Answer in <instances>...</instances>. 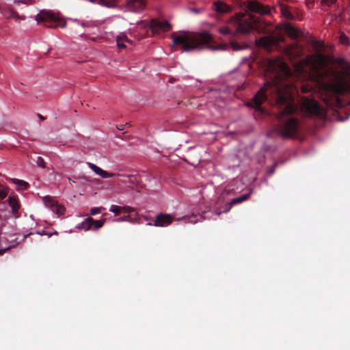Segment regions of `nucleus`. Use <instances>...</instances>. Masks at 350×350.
I'll list each match as a JSON object with an SVG mask.
<instances>
[{
	"label": "nucleus",
	"instance_id": "nucleus-33",
	"mask_svg": "<svg viewBox=\"0 0 350 350\" xmlns=\"http://www.w3.org/2000/svg\"><path fill=\"white\" fill-rule=\"evenodd\" d=\"M283 14L285 15L287 19L292 20L294 18L293 15L288 11H285L283 12Z\"/></svg>",
	"mask_w": 350,
	"mask_h": 350
},
{
	"label": "nucleus",
	"instance_id": "nucleus-37",
	"mask_svg": "<svg viewBox=\"0 0 350 350\" xmlns=\"http://www.w3.org/2000/svg\"><path fill=\"white\" fill-rule=\"evenodd\" d=\"M128 219H129V216H124V217L118 219L117 221H127Z\"/></svg>",
	"mask_w": 350,
	"mask_h": 350
},
{
	"label": "nucleus",
	"instance_id": "nucleus-29",
	"mask_svg": "<svg viewBox=\"0 0 350 350\" xmlns=\"http://www.w3.org/2000/svg\"><path fill=\"white\" fill-rule=\"evenodd\" d=\"M80 25L82 27H94L96 25L94 22H90V21H81V22H80Z\"/></svg>",
	"mask_w": 350,
	"mask_h": 350
},
{
	"label": "nucleus",
	"instance_id": "nucleus-19",
	"mask_svg": "<svg viewBox=\"0 0 350 350\" xmlns=\"http://www.w3.org/2000/svg\"><path fill=\"white\" fill-rule=\"evenodd\" d=\"M8 200L9 205L12 207V212L14 213H17L20 208L17 198L13 196H10Z\"/></svg>",
	"mask_w": 350,
	"mask_h": 350
},
{
	"label": "nucleus",
	"instance_id": "nucleus-27",
	"mask_svg": "<svg viewBox=\"0 0 350 350\" xmlns=\"http://www.w3.org/2000/svg\"><path fill=\"white\" fill-rule=\"evenodd\" d=\"M116 42L119 43L120 42H129V40L124 33H121L117 36Z\"/></svg>",
	"mask_w": 350,
	"mask_h": 350
},
{
	"label": "nucleus",
	"instance_id": "nucleus-35",
	"mask_svg": "<svg viewBox=\"0 0 350 350\" xmlns=\"http://www.w3.org/2000/svg\"><path fill=\"white\" fill-rule=\"evenodd\" d=\"M8 195V193L4 190H0V200H3Z\"/></svg>",
	"mask_w": 350,
	"mask_h": 350
},
{
	"label": "nucleus",
	"instance_id": "nucleus-20",
	"mask_svg": "<svg viewBox=\"0 0 350 350\" xmlns=\"http://www.w3.org/2000/svg\"><path fill=\"white\" fill-rule=\"evenodd\" d=\"M10 180L18 185L17 189L21 190H26L29 188V185L28 183L18 180L16 178H10Z\"/></svg>",
	"mask_w": 350,
	"mask_h": 350
},
{
	"label": "nucleus",
	"instance_id": "nucleus-18",
	"mask_svg": "<svg viewBox=\"0 0 350 350\" xmlns=\"http://www.w3.org/2000/svg\"><path fill=\"white\" fill-rule=\"evenodd\" d=\"M0 12L6 18H21L16 12L13 11L11 8L1 4L0 5Z\"/></svg>",
	"mask_w": 350,
	"mask_h": 350
},
{
	"label": "nucleus",
	"instance_id": "nucleus-12",
	"mask_svg": "<svg viewBox=\"0 0 350 350\" xmlns=\"http://www.w3.org/2000/svg\"><path fill=\"white\" fill-rule=\"evenodd\" d=\"M146 5L144 0H129L126 7L130 12H138L144 9Z\"/></svg>",
	"mask_w": 350,
	"mask_h": 350
},
{
	"label": "nucleus",
	"instance_id": "nucleus-9",
	"mask_svg": "<svg viewBox=\"0 0 350 350\" xmlns=\"http://www.w3.org/2000/svg\"><path fill=\"white\" fill-rule=\"evenodd\" d=\"M44 204L51 208V210L57 214L58 216H61L64 214L66 211L65 208L59 204L56 200L50 196H45L43 198Z\"/></svg>",
	"mask_w": 350,
	"mask_h": 350
},
{
	"label": "nucleus",
	"instance_id": "nucleus-32",
	"mask_svg": "<svg viewBox=\"0 0 350 350\" xmlns=\"http://www.w3.org/2000/svg\"><path fill=\"white\" fill-rule=\"evenodd\" d=\"M231 47L233 51H239L242 49V47L239 44L234 42L231 44Z\"/></svg>",
	"mask_w": 350,
	"mask_h": 350
},
{
	"label": "nucleus",
	"instance_id": "nucleus-5",
	"mask_svg": "<svg viewBox=\"0 0 350 350\" xmlns=\"http://www.w3.org/2000/svg\"><path fill=\"white\" fill-rule=\"evenodd\" d=\"M36 20L38 24H43L47 28H64L66 26V21L57 17L51 10H41L36 15Z\"/></svg>",
	"mask_w": 350,
	"mask_h": 350
},
{
	"label": "nucleus",
	"instance_id": "nucleus-34",
	"mask_svg": "<svg viewBox=\"0 0 350 350\" xmlns=\"http://www.w3.org/2000/svg\"><path fill=\"white\" fill-rule=\"evenodd\" d=\"M127 178H129V183L134 184L135 182H137V178L135 176L131 175V176H127Z\"/></svg>",
	"mask_w": 350,
	"mask_h": 350
},
{
	"label": "nucleus",
	"instance_id": "nucleus-16",
	"mask_svg": "<svg viewBox=\"0 0 350 350\" xmlns=\"http://www.w3.org/2000/svg\"><path fill=\"white\" fill-rule=\"evenodd\" d=\"M133 211L134 209L133 208L127 206H120L113 204L109 208V211L113 213L116 216L120 215L121 213H130Z\"/></svg>",
	"mask_w": 350,
	"mask_h": 350
},
{
	"label": "nucleus",
	"instance_id": "nucleus-2",
	"mask_svg": "<svg viewBox=\"0 0 350 350\" xmlns=\"http://www.w3.org/2000/svg\"><path fill=\"white\" fill-rule=\"evenodd\" d=\"M311 58L317 74L321 78L315 79L321 99L327 107L340 106L339 95L350 90V62L342 57L334 58L333 62L340 68V71H338L332 68L324 69L327 58L321 53H315Z\"/></svg>",
	"mask_w": 350,
	"mask_h": 350
},
{
	"label": "nucleus",
	"instance_id": "nucleus-41",
	"mask_svg": "<svg viewBox=\"0 0 350 350\" xmlns=\"http://www.w3.org/2000/svg\"><path fill=\"white\" fill-rule=\"evenodd\" d=\"M57 234V233L56 231H55L54 232H51V233L46 234L49 235V237H51L53 234Z\"/></svg>",
	"mask_w": 350,
	"mask_h": 350
},
{
	"label": "nucleus",
	"instance_id": "nucleus-21",
	"mask_svg": "<svg viewBox=\"0 0 350 350\" xmlns=\"http://www.w3.org/2000/svg\"><path fill=\"white\" fill-rule=\"evenodd\" d=\"M251 193H252V189L250 190V191L249 193L243 194L238 198H235L232 199L231 200L232 204H234V205L241 204V203L246 201L250 198Z\"/></svg>",
	"mask_w": 350,
	"mask_h": 350
},
{
	"label": "nucleus",
	"instance_id": "nucleus-44",
	"mask_svg": "<svg viewBox=\"0 0 350 350\" xmlns=\"http://www.w3.org/2000/svg\"><path fill=\"white\" fill-rule=\"evenodd\" d=\"M125 125L126 126H130L131 124L129 123H126Z\"/></svg>",
	"mask_w": 350,
	"mask_h": 350
},
{
	"label": "nucleus",
	"instance_id": "nucleus-45",
	"mask_svg": "<svg viewBox=\"0 0 350 350\" xmlns=\"http://www.w3.org/2000/svg\"><path fill=\"white\" fill-rule=\"evenodd\" d=\"M349 3H350V0H349Z\"/></svg>",
	"mask_w": 350,
	"mask_h": 350
},
{
	"label": "nucleus",
	"instance_id": "nucleus-6",
	"mask_svg": "<svg viewBox=\"0 0 350 350\" xmlns=\"http://www.w3.org/2000/svg\"><path fill=\"white\" fill-rule=\"evenodd\" d=\"M283 41V38L281 36H264L260 38L257 44L258 45L264 47L266 50L271 51L272 48L277 47L278 44Z\"/></svg>",
	"mask_w": 350,
	"mask_h": 350
},
{
	"label": "nucleus",
	"instance_id": "nucleus-30",
	"mask_svg": "<svg viewBox=\"0 0 350 350\" xmlns=\"http://www.w3.org/2000/svg\"><path fill=\"white\" fill-rule=\"evenodd\" d=\"M337 0H321L322 4L331 6L336 3Z\"/></svg>",
	"mask_w": 350,
	"mask_h": 350
},
{
	"label": "nucleus",
	"instance_id": "nucleus-22",
	"mask_svg": "<svg viewBox=\"0 0 350 350\" xmlns=\"http://www.w3.org/2000/svg\"><path fill=\"white\" fill-rule=\"evenodd\" d=\"M118 0H100V5L108 8H115L117 7Z\"/></svg>",
	"mask_w": 350,
	"mask_h": 350
},
{
	"label": "nucleus",
	"instance_id": "nucleus-11",
	"mask_svg": "<svg viewBox=\"0 0 350 350\" xmlns=\"http://www.w3.org/2000/svg\"><path fill=\"white\" fill-rule=\"evenodd\" d=\"M174 219V217L170 214L160 213L155 217L154 226L157 227H166L171 224Z\"/></svg>",
	"mask_w": 350,
	"mask_h": 350
},
{
	"label": "nucleus",
	"instance_id": "nucleus-8",
	"mask_svg": "<svg viewBox=\"0 0 350 350\" xmlns=\"http://www.w3.org/2000/svg\"><path fill=\"white\" fill-rule=\"evenodd\" d=\"M150 26L154 33H159L161 31H168L172 28L171 24L167 21H159L157 19H152Z\"/></svg>",
	"mask_w": 350,
	"mask_h": 350
},
{
	"label": "nucleus",
	"instance_id": "nucleus-38",
	"mask_svg": "<svg viewBox=\"0 0 350 350\" xmlns=\"http://www.w3.org/2000/svg\"><path fill=\"white\" fill-rule=\"evenodd\" d=\"M126 127V125H124V124H120V125H117L116 126V128L120 130V131H122L124 129V128Z\"/></svg>",
	"mask_w": 350,
	"mask_h": 350
},
{
	"label": "nucleus",
	"instance_id": "nucleus-42",
	"mask_svg": "<svg viewBox=\"0 0 350 350\" xmlns=\"http://www.w3.org/2000/svg\"><path fill=\"white\" fill-rule=\"evenodd\" d=\"M38 117H39V118H40V119H41V120H45V119H46L44 117H43V116H42V115H40V114H38Z\"/></svg>",
	"mask_w": 350,
	"mask_h": 350
},
{
	"label": "nucleus",
	"instance_id": "nucleus-14",
	"mask_svg": "<svg viewBox=\"0 0 350 350\" xmlns=\"http://www.w3.org/2000/svg\"><path fill=\"white\" fill-rule=\"evenodd\" d=\"M284 29L288 36L293 40L298 39L301 35V31L293 27L290 23H286Z\"/></svg>",
	"mask_w": 350,
	"mask_h": 350
},
{
	"label": "nucleus",
	"instance_id": "nucleus-17",
	"mask_svg": "<svg viewBox=\"0 0 350 350\" xmlns=\"http://www.w3.org/2000/svg\"><path fill=\"white\" fill-rule=\"evenodd\" d=\"M89 167L98 175L102 178H107L115 176L116 174L113 173H109L107 171L102 170L94 163H88Z\"/></svg>",
	"mask_w": 350,
	"mask_h": 350
},
{
	"label": "nucleus",
	"instance_id": "nucleus-15",
	"mask_svg": "<svg viewBox=\"0 0 350 350\" xmlns=\"http://www.w3.org/2000/svg\"><path fill=\"white\" fill-rule=\"evenodd\" d=\"M243 15L239 17L238 20V25H237V31L243 33H250L253 29V25L250 22H245L242 21Z\"/></svg>",
	"mask_w": 350,
	"mask_h": 350
},
{
	"label": "nucleus",
	"instance_id": "nucleus-23",
	"mask_svg": "<svg viewBox=\"0 0 350 350\" xmlns=\"http://www.w3.org/2000/svg\"><path fill=\"white\" fill-rule=\"evenodd\" d=\"M339 42L340 44L349 46L350 44L349 38L344 33H342L339 37Z\"/></svg>",
	"mask_w": 350,
	"mask_h": 350
},
{
	"label": "nucleus",
	"instance_id": "nucleus-40",
	"mask_svg": "<svg viewBox=\"0 0 350 350\" xmlns=\"http://www.w3.org/2000/svg\"><path fill=\"white\" fill-rule=\"evenodd\" d=\"M275 166H273L272 168L270 170L269 173L273 174L274 172Z\"/></svg>",
	"mask_w": 350,
	"mask_h": 350
},
{
	"label": "nucleus",
	"instance_id": "nucleus-4",
	"mask_svg": "<svg viewBox=\"0 0 350 350\" xmlns=\"http://www.w3.org/2000/svg\"><path fill=\"white\" fill-rule=\"evenodd\" d=\"M300 107L304 114L310 118H326L325 110L314 99L302 97L300 99Z\"/></svg>",
	"mask_w": 350,
	"mask_h": 350
},
{
	"label": "nucleus",
	"instance_id": "nucleus-10",
	"mask_svg": "<svg viewBox=\"0 0 350 350\" xmlns=\"http://www.w3.org/2000/svg\"><path fill=\"white\" fill-rule=\"evenodd\" d=\"M247 8L250 11L261 15L267 14L269 12V10L267 7L256 0L249 1Z\"/></svg>",
	"mask_w": 350,
	"mask_h": 350
},
{
	"label": "nucleus",
	"instance_id": "nucleus-31",
	"mask_svg": "<svg viewBox=\"0 0 350 350\" xmlns=\"http://www.w3.org/2000/svg\"><path fill=\"white\" fill-rule=\"evenodd\" d=\"M100 209H101V207H100V208H98V207L92 208L90 209V214L92 215H95L100 213Z\"/></svg>",
	"mask_w": 350,
	"mask_h": 350
},
{
	"label": "nucleus",
	"instance_id": "nucleus-28",
	"mask_svg": "<svg viewBox=\"0 0 350 350\" xmlns=\"http://www.w3.org/2000/svg\"><path fill=\"white\" fill-rule=\"evenodd\" d=\"M312 88L308 85H303L301 88V90L302 93H309L312 91Z\"/></svg>",
	"mask_w": 350,
	"mask_h": 350
},
{
	"label": "nucleus",
	"instance_id": "nucleus-3",
	"mask_svg": "<svg viewBox=\"0 0 350 350\" xmlns=\"http://www.w3.org/2000/svg\"><path fill=\"white\" fill-rule=\"evenodd\" d=\"M173 39V45L180 46L182 52H190L195 49H202L204 48L211 50H217L220 46H215L212 44L213 38L208 32L193 33L184 31L179 35L175 33L172 34Z\"/></svg>",
	"mask_w": 350,
	"mask_h": 350
},
{
	"label": "nucleus",
	"instance_id": "nucleus-43",
	"mask_svg": "<svg viewBox=\"0 0 350 350\" xmlns=\"http://www.w3.org/2000/svg\"><path fill=\"white\" fill-rule=\"evenodd\" d=\"M68 181H69V183H70V184H72V183H75V181H74L73 180H72L70 178H68Z\"/></svg>",
	"mask_w": 350,
	"mask_h": 350
},
{
	"label": "nucleus",
	"instance_id": "nucleus-7",
	"mask_svg": "<svg viewBox=\"0 0 350 350\" xmlns=\"http://www.w3.org/2000/svg\"><path fill=\"white\" fill-rule=\"evenodd\" d=\"M105 219L95 220L91 217H87L83 221L77 226L79 229L84 230L85 231L92 230H96L104 225Z\"/></svg>",
	"mask_w": 350,
	"mask_h": 350
},
{
	"label": "nucleus",
	"instance_id": "nucleus-36",
	"mask_svg": "<svg viewBox=\"0 0 350 350\" xmlns=\"http://www.w3.org/2000/svg\"><path fill=\"white\" fill-rule=\"evenodd\" d=\"M124 42H120L119 43H117L118 46L120 49H124L126 48V45L124 43Z\"/></svg>",
	"mask_w": 350,
	"mask_h": 350
},
{
	"label": "nucleus",
	"instance_id": "nucleus-39",
	"mask_svg": "<svg viewBox=\"0 0 350 350\" xmlns=\"http://www.w3.org/2000/svg\"><path fill=\"white\" fill-rule=\"evenodd\" d=\"M92 3H96L100 5V0H88Z\"/></svg>",
	"mask_w": 350,
	"mask_h": 350
},
{
	"label": "nucleus",
	"instance_id": "nucleus-24",
	"mask_svg": "<svg viewBox=\"0 0 350 350\" xmlns=\"http://www.w3.org/2000/svg\"><path fill=\"white\" fill-rule=\"evenodd\" d=\"M32 159L36 162V163L37 164V165L38 167H42V168L46 167V163L42 157L38 156L36 157V159Z\"/></svg>",
	"mask_w": 350,
	"mask_h": 350
},
{
	"label": "nucleus",
	"instance_id": "nucleus-13",
	"mask_svg": "<svg viewBox=\"0 0 350 350\" xmlns=\"http://www.w3.org/2000/svg\"><path fill=\"white\" fill-rule=\"evenodd\" d=\"M213 10L219 14H224L232 11V6L222 1H215L213 4Z\"/></svg>",
	"mask_w": 350,
	"mask_h": 350
},
{
	"label": "nucleus",
	"instance_id": "nucleus-1",
	"mask_svg": "<svg viewBox=\"0 0 350 350\" xmlns=\"http://www.w3.org/2000/svg\"><path fill=\"white\" fill-rule=\"evenodd\" d=\"M268 70L275 75V79L273 81H267L265 83L249 105L261 113H266L265 109L261 107L265 101L277 106L280 109V111L277 113L278 123L276 129L278 133L284 138H293L297 135L299 128V120L292 116L297 112V107L288 87L282 84V77H291L292 70L282 61H270Z\"/></svg>",
	"mask_w": 350,
	"mask_h": 350
},
{
	"label": "nucleus",
	"instance_id": "nucleus-25",
	"mask_svg": "<svg viewBox=\"0 0 350 350\" xmlns=\"http://www.w3.org/2000/svg\"><path fill=\"white\" fill-rule=\"evenodd\" d=\"M218 31L221 35H232V31L228 27H223L218 29Z\"/></svg>",
	"mask_w": 350,
	"mask_h": 350
},
{
	"label": "nucleus",
	"instance_id": "nucleus-26",
	"mask_svg": "<svg viewBox=\"0 0 350 350\" xmlns=\"http://www.w3.org/2000/svg\"><path fill=\"white\" fill-rule=\"evenodd\" d=\"M234 206V204H232V201H230L228 203H226L224 206V211H217V215H220L221 212L227 213L230 211V210L232 208V207Z\"/></svg>",
	"mask_w": 350,
	"mask_h": 350
}]
</instances>
